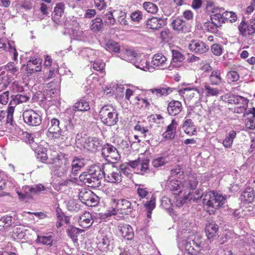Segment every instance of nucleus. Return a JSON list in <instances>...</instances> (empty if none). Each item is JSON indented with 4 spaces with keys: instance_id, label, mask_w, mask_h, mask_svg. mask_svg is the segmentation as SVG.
<instances>
[{
    "instance_id": "1",
    "label": "nucleus",
    "mask_w": 255,
    "mask_h": 255,
    "mask_svg": "<svg viewBox=\"0 0 255 255\" xmlns=\"http://www.w3.org/2000/svg\"><path fill=\"white\" fill-rule=\"evenodd\" d=\"M179 230L177 232V241L178 247L183 253L196 251L201 246V242L195 241L196 236L191 230V224L186 219L180 220L179 223Z\"/></svg>"
},
{
    "instance_id": "2",
    "label": "nucleus",
    "mask_w": 255,
    "mask_h": 255,
    "mask_svg": "<svg viewBox=\"0 0 255 255\" xmlns=\"http://www.w3.org/2000/svg\"><path fill=\"white\" fill-rule=\"evenodd\" d=\"M49 164L51 174L58 177L64 178L70 176V162L61 153L54 152L52 154Z\"/></svg>"
},
{
    "instance_id": "3",
    "label": "nucleus",
    "mask_w": 255,
    "mask_h": 255,
    "mask_svg": "<svg viewBox=\"0 0 255 255\" xmlns=\"http://www.w3.org/2000/svg\"><path fill=\"white\" fill-rule=\"evenodd\" d=\"M99 116L102 123L108 126H114L119 121L118 111L111 105L102 107L99 112Z\"/></svg>"
},
{
    "instance_id": "4",
    "label": "nucleus",
    "mask_w": 255,
    "mask_h": 255,
    "mask_svg": "<svg viewBox=\"0 0 255 255\" xmlns=\"http://www.w3.org/2000/svg\"><path fill=\"white\" fill-rule=\"evenodd\" d=\"M97 244L98 249L103 252H107L113 249L114 239L109 232H105L101 229L97 237Z\"/></svg>"
},
{
    "instance_id": "5",
    "label": "nucleus",
    "mask_w": 255,
    "mask_h": 255,
    "mask_svg": "<svg viewBox=\"0 0 255 255\" xmlns=\"http://www.w3.org/2000/svg\"><path fill=\"white\" fill-rule=\"evenodd\" d=\"M90 169L88 172H83L79 176L80 180L85 185L92 188L98 187L101 185L100 179V170Z\"/></svg>"
},
{
    "instance_id": "6",
    "label": "nucleus",
    "mask_w": 255,
    "mask_h": 255,
    "mask_svg": "<svg viewBox=\"0 0 255 255\" xmlns=\"http://www.w3.org/2000/svg\"><path fill=\"white\" fill-rule=\"evenodd\" d=\"M102 170L104 178L107 182L118 183L122 181L121 172L116 169L112 164H104Z\"/></svg>"
},
{
    "instance_id": "7",
    "label": "nucleus",
    "mask_w": 255,
    "mask_h": 255,
    "mask_svg": "<svg viewBox=\"0 0 255 255\" xmlns=\"http://www.w3.org/2000/svg\"><path fill=\"white\" fill-rule=\"evenodd\" d=\"M225 197L222 194L217 192H210L203 199L205 205L213 209H216L221 207L224 203ZM213 212L214 210H212Z\"/></svg>"
},
{
    "instance_id": "8",
    "label": "nucleus",
    "mask_w": 255,
    "mask_h": 255,
    "mask_svg": "<svg viewBox=\"0 0 255 255\" xmlns=\"http://www.w3.org/2000/svg\"><path fill=\"white\" fill-rule=\"evenodd\" d=\"M89 110H90L89 102L84 99H81L78 101L72 107L66 110L63 114V119L71 123L75 111H87Z\"/></svg>"
},
{
    "instance_id": "9",
    "label": "nucleus",
    "mask_w": 255,
    "mask_h": 255,
    "mask_svg": "<svg viewBox=\"0 0 255 255\" xmlns=\"http://www.w3.org/2000/svg\"><path fill=\"white\" fill-rule=\"evenodd\" d=\"M24 123L29 126L36 127L41 124L42 116L40 112L32 109L25 110L22 114Z\"/></svg>"
},
{
    "instance_id": "10",
    "label": "nucleus",
    "mask_w": 255,
    "mask_h": 255,
    "mask_svg": "<svg viewBox=\"0 0 255 255\" xmlns=\"http://www.w3.org/2000/svg\"><path fill=\"white\" fill-rule=\"evenodd\" d=\"M102 155L108 162L111 164L119 160L121 157L117 148L109 143L106 144L103 146Z\"/></svg>"
},
{
    "instance_id": "11",
    "label": "nucleus",
    "mask_w": 255,
    "mask_h": 255,
    "mask_svg": "<svg viewBox=\"0 0 255 255\" xmlns=\"http://www.w3.org/2000/svg\"><path fill=\"white\" fill-rule=\"evenodd\" d=\"M79 199L88 206H95L99 203V197L90 190L82 189L79 193Z\"/></svg>"
},
{
    "instance_id": "12",
    "label": "nucleus",
    "mask_w": 255,
    "mask_h": 255,
    "mask_svg": "<svg viewBox=\"0 0 255 255\" xmlns=\"http://www.w3.org/2000/svg\"><path fill=\"white\" fill-rule=\"evenodd\" d=\"M179 93L188 101L194 100L195 102L201 98L199 90L194 87L183 88L179 90Z\"/></svg>"
},
{
    "instance_id": "13",
    "label": "nucleus",
    "mask_w": 255,
    "mask_h": 255,
    "mask_svg": "<svg viewBox=\"0 0 255 255\" xmlns=\"http://www.w3.org/2000/svg\"><path fill=\"white\" fill-rule=\"evenodd\" d=\"M59 124V121L56 118H52L50 120L48 123V129L47 133L48 137L56 139L62 135Z\"/></svg>"
},
{
    "instance_id": "14",
    "label": "nucleus",
    "mask_w": 255,
    "mask_h": 255,
    "mask_svg": "<svg viewBox=\"0 0 255 255\" xmlns=\"http://www.w3.org/2000/svg\"><path fill=\"white\" fill-rule=\"evenodd\" d=\"M240 33L243 36L246 37L254 34L255 33V14L251 19V23L248 24L243 21L238 26Z\"/></svg>"
},
{
    "instance_id": "15",
    "label": "nucleus",
    "mask_w": 255,
    "mask_h": 255,
    "mask_svg": "<svg viewBox=\"0 0 255 255\" xmlns=\"http://www.w3.org/2000/svg\"><path fill=\"white\" fill-rule=\"evenodd\" d=\"M112 203L113 206L114 204L116 206L117 210L115 208H113L109 213L110 216L117 214L119 210L125 211L126 210H129V212H130L131 203L127 199L117 200L116 199H112Z\"/></svg>"
},
{
    "instance_id": "16",
    "label": "nucleus",
    "mask_w": 255,
    "mask_h": 255,
    "mask_svg": "<svg viewBox=\"0 0 255 255\" xmlns=\"http://www.w3.org/2000/svg\"><path fill=\"white\" fill-rule=\"evenodd\" d=\"M168 66L167 58L163 54L158 53L155 54L150 62V67L155 69H164Z\"/></svg>"
},
{
    "instance_id": "17",
    "label": "nucleus",
    "mask_w": 255,
    "mask_h": 255,
    "mask_svg": "<svg viewBox=\"0 0 255 255\" xmlns=\"http://www.w3.org/2000/svg\"><path fill=\"white\" fill-rule=\"evenodd\" d=\"M132 169H137L141 172H146L149 169V160L146 158H138L135 160H131L127 163Z\"/></svg>"
},
{
    "instance_id": "18",
    "label": "nucleus",
    "mask_w": 255,
    "mask_h": 255,
    "mask_svg": "<svg viewBox=\"0 0 255 255\" xmlns=\"http://www.w3.org/2000/svg\"><path fill=\"white\" fill-rule=\"evenodd\" d=\"M81 56L86 59L90 62L92 63L96 60L100 58L102 55L101 52L99 50H96L89 48L83 49L80 53Z\"/></svg>"
},
{
    "instance_id": "19",
    "label": "nucleus",
    "mask_w": 255,
    "mask_h": 255,
    "mask_svg": "<svg viewBox=\"0 0 255 255\" xmlns=\"http://www.w3.org/2000/svg\"><path fill=\"white\" fill-rule=\"evenodd\" d=\"M172 28L178 33H186L191 31L190 25L183 20L176 18L171 23Z\"/></svg>"
},
{
    "instance_id": "20",
    "label": "nucleus",
    "mask_w": 255,
    "mask_h": 255,
    "mask_svg": "<svg viewBox=\"0 0 255 255\" xmlns=\"http://www.w3.org/2000/svg\"><path fill=\"white\" fill-rule=\"evenodd\" d=\"M166 186L168 189L173 192L174 195H178L179 193H182V192L185 190V187L181 183L174 179H169L167 181Z\"/></svg>"
},
{
    "instance_id": "21",
    "label": "nucleus",
    "mask_w": 255,
    "mask_h": 255,
    "mask_svg": "<svg viewBox=\"0 0 255 255\" xmlns=\"http://www.w3.org/2000/svg\"><path fill=\"white\" fill-rule=\"evenodd\" d=\"M85 163L84 159L75 157L71 163L70 162V176L77 175L79 171L85 165Z\"/></svg>"
},
{
    "instance_id": "22",
    "label": "nucleus",
    "mask_w": 255,
    "mask_h": 255,
    "mask_svg": "<svg viewBox=\"0 0 255 255\" xmlns=\"http://www.w3.org/2000/svg\"><path fill=\"white\" fill-rule=\"evenodd\" d=\"M189 49L197 53L203 54L206 52L209 47L203 42L198 40H193L189 45Z\"/></svg>"
},
{
    "instance_id": "23",
    "label": "nucleus",
    "mask_w": 255,
    "mask_h": 255,
    "mask_svg": "<svg viewBox=\"0 0 255 255\" xmlns=\"http://www.w3.org/2000/svg\"><path fill=\"white\" fill-rule=\"evenodd\" d=\"M42 60L40 58H32L27 63L26 69L28 73H33L41 70Z\"/></svg>"
},
{
    "instance_id": "24",
    "label": "nucleus",
    "mask_w": 255,
    "mask_h": 255,
    "mask_svg": "<svg viewBox=\"0 0 255 255\" xmlns=\"http://www.w3.org/2000/svg\"><path fill=\"white\" fill-rule=\"evenodd\" d=\"M101 141L96 137H89L85 139L84 147L89 151H95L101 146Z\"/></svg>"
},
{
    "instance_id": "25",
    "label": "nucleus",
    "mask_w": 255,
    "mask_h": 255,
    "mask_svg": "<svg viewBox=\"0 0 255 255\" xmlns=\"http://www.w3.org/2000/svg\"><path fill=\"white\" fill-rule=\"evenodd\" d=\"M163 24V19L156 16H152L146 21V27L153 30H157L160 28Z\"/></svg>"
},
{
    "instance_id": "26",
    "label": "nucleus",
    "mask_w": 255,
    "mask_h": 255,
    "mask_svg": "<svg viewBox=\"0 0 255 255\" xmlns=\"http://www.w3.org/2000/svg\"><path fill=\"white\" fill-rule=\"evenodd\" d=\"M118 229L120 235L124 238L130 240L133 238V231L130 225L128 224H120L118 226Z\"/></svg>"
},
{
    "instance_id": "27",
    "label": "nucleus",
    "mask_w": 255,
    "mask_h": 255,
    "mask_svg": "<svg viewBox=\"0 0 255 255\" xmlns=\"http://www.w3.org/2000/svg\"><path fill=\"white\" fill-rule=\"evenodd\" d=\"M182 109V105L178 101L172 100L170 102L167 108L168 113L172 116L179 114Z\"/></svg>"
},
{
    "instance_id": "28",
    "label": "nucleus",
    "mask_w": 255,
    "mask_h": 255,
    "mask_svg": "<svg viewBox=\"0 0 255 255\" xmlns=\"http://www.w3.org/2000/svg\"><path fill=\"white\" fill-rule=\"evenodd\" d=\"M93 219L92 215L88 212H85L82 215L79 216L78 223L79 225L84 228H88L93 224Z\"/></svg>"
},
{
    "instance_id": "29",
    "label": "nucleus",
    "mask_w": 255,
    "mask_h": 255,
    "mask_svg": "<svg viewBox=\"0 0 255 255\" xmlns=\"http://www.w3.org/2000/svg\"><path fill=\"white\" fill-rule=\"evenodd\" d=\"M146 201H143L144 207L147 211V217L149 219L151 217L152 212L155 207L156 198L155 196L152 194L151 196Z\"/></svg>"
},
{
    "instance_id": "30",
    "label": "nucleus",
    "mask_w": 255,
    "mask_h": 255,
    "mask_svg": "<svg viewBox=\"0 0 255 255\" xmlns=\"http://www.w3.org/2000/svg\"><path fill=\"white\" fill-rule=\"evenodd\" d=\"M255 199V193L252 188L246 189L241 195V200L246 203H252Z\"/></svg>"
},
{
    "instance_id": "31",
    "label": "nucleus",
    "mask_w": 255,
    "mask_h": 255,
    "mask_svg": "<svg viewBox=\"0 0 255 255\" xmlns=\"http://www.w3.org/2000/svg\"><path fill=\"white\" fill-rule=\"evenodd\" d=\"M152 94H155L157 97H165L173 92V89L167 87H162L153 88L149 90Z\"/></svg>"
},
{
    "instance_id": "32",
    "label": "nucleus",
    "mask_w": 255,
    "mask_h": 255,
    "mask_svg": "<svg viewBox=\"0 0 255 255\" xmlns=\"http://www.w3.org/2000/svg\"><path fill=\"white\" fill-rule=\"evenodd\" d=\"M133 64L137 68L143 71H153V68L150 67V63L145 59H140L138 56Z\"/></svg>"
},
{
    "instance_id": "33",
    "label": "nucleus",
    "mask_w": 255,
    "mask_h": 255,
    "mask_svg": "<svg viewBox=\"0 0 255 255\" xmlns=\"http://www.w3.org/2000/svg\"><path fill=\"white\" fill-rule=\"evenodd\" d=\"M182 128L186 134L192 135L196 131V128L191 119H186L183 122Z\"/></svg>"
},
{
    "instance_id": "34",
    "label": "nucleus",
    "mask_w": 255,
    "mask_h": 255,
    "mask_svg": "<svg viewBox=\"0 0 255 255\" xmlns=\"http://www.w3.org/2000/svg\"><path fill=\"white\" fill-rule=\"evenodd\" d=\"M137 187V194L140 198V200L141 199H148L151 194V189L145 187L143 184H139L136 185Z\"/></svg>"
},
{
    "instance_id": "35",
    "label": "nucleus",
    "mask_w": 255,
    "mask_h": 255,
    "mask_svg": "<svg viewBox=\"0 0 255 255\" xmlns=\"http://www.w3.org/2000/svg\"><path fill=\"white\" fill-rule=\"evenodd\" d=\"M221 71L219 70H214L212 71L211 75L209 77V80L210 84L212 85H219L221 84L223 80L221 76Z\"/></svg>"
},
{
    "instance_id": "36",
    "label": "nucleus",
    "mask_w": 255,
    "mask_h": 255,
    "mask_svg": "<svg viewBox=\"0 0 255 255\" xmlns=\"http://www.w3.org/2000/svg\"><path fill=\"white\" fill-rule=\"evenodd\" d=\"M120 57L121 59L133 64L137 59L138 55L133 50H126L120 54Z\"/></svg>"
},
{
    "instance_id": "37",
    "label": "nucleus",
    "mask_w": 255,
    "mask_h": 255,
    "mask_svg": "<svg viewBox=\"0 0 255 255\" xmlns=\"http://www.w3.org/2000/svg\"><path fill=\"white\" fill-rule=\"evenodd\" d=\"M149 127L147 126V122L145 121H139L134 127V129L143 134L145 137L147 134H150Z\"/></svg>"
},
{
    "instance_id": "38",
    "label": "nucleus",
    "mask_w": 255,
    "mask_h": 255,
    "mask_svg": "<svg viewBox=\"0 0 255 255\" xmlns=\"http://www.w3.org/2000/svg\"><path fill=\"white\" fill-rule=\"evenodd\" d=\"M54 239V234L52 233H49L43 236H38L37 241L43 245L51 247Z\"/></svg>"
},
{
    "instance_id": "39",
    "label": "nucleus",
    "mask_w": 255,
    "mask_h": 255,
    "mask_svg": "<svg viewBox=\"0 0 255 255\" xmlns=\"http://www.w3.org/2000/svg\"><path fill=\"white\" fill-rule=\"evenodd\" d=\"M174 203L176 206L181 207L187 200L190 201L192 200V197L191 196V192H189L187 195L179 193L178 195H174Z\"/></svg>"
},
{
    "instance_id": "40",
    "label": "nucleus",
    "mask_w": 255,
    "mask_h": 255,
    "mask_svg": "<svg viewBox=\"0 0 255 255\" xmlns=\"http://www.w3.org/2000/svg\"><path fill=\"white\" fill-rule=\"evenodd\" d=\"M83 232H84V230L77 228L74 226H70L66 230V233L68 236L74 242L77 241L78 236Z\"/></svg>"
},
{
    "instance_id": "41",
    "label": "nucleus",
    "mask_w": 255,
    "mask_h": 255,
    "mask_svg": "<svg viewBox=\"0 0 255 255\" xmlns=\"http://www.w3.org/2000/svg\"><path fill=\"white\" fill-rule=\"evenodd\" d=\"M218 231V225L214 223H210L206 226L205 231L206 236L208 239H211L216 237Z\"/></svg>"
},
{
    "instance_id": "42",
    "label": "nucleus",
    "mask_w": 255,
    "mask_h": 255,
    "mask_svg": "<svg viewBox=\"0 0 255 255\" xmlns=\"http://www.w3.org/2000/svg\"><path fill=\"white\" fill-rule=\"evenodd\" d=\"M13 223L12 216H5L0 219V231L7 230Z\"/></svg>"
},
{
    "instance_id": "43",
    "label": "nucleus",
    "mask_w": 255,
    "mask_h": 255,
    "mask_svg": "<svg viewBox=\"0 0 255 255\" xmlns=\"http://www.w3.org/2000/svg\"><path fill=\"white\" fill-rule=\"evenodd\" d=\"M229 101L230 103H233L237 106L248 105V100L242 96L239 95H232L229 97Z\"/></svg>"
},
{
    "instance_id": "44",
    "label": "nucleus",
    "mask_w": 255,
    "mask_h": 255,
    "mask_svg": "<svg viewBox=\"0 0 255 255\" xmlns=\"http://www.w3.org/2000/svg\"><path fill=\"white\" fill-rule=\"evenodd\" d=\"M13 79V76L6 74L5 71H2L0 74V84L2 85L4 89L7 87Z\"/></svg>"
},
{
    "instance_id": "45",
    "label": "nucleus",
    "mask_w": 255,
    "mask_h": 255,
    "mask_svg": "<svg viewBox=\"0 0 255 255\" xmlns=\"http://www.w3.org/2000/svg\"><path fill=\"white\" fill-rule=\"evenodd\" d=\"M237 132L234 130L230 131L227 134L226 138L223 141V144L225 147L230 148L232 147L234 139L236 137Z\"/></svg>"
},
{
    "instance_id": "46",
    "label": "nucleus",
    "mask_w": 255,
    "mask_h": 255,
    "mask_svg": "<svg viewBox=\"0 0 255 255\" xmlns=\"http://www.w3.org/2000/svg\"><path fill=\"white\" fill-rule=\"evenodd\" d=\"M103 26L102 19L100 17H96L93 19L90 23V29L94 32L100 31Z\"/></svg>"
},
{
    "instance_id": "47",
    "label": "nucleus",
    "mask_w": 255,
    "mask_h": 255,
    "mask_svg": "<svg viewBox=\"0 0 255 255\" xmlns=\"http://www.w3.org/2000/svg\"><path fill=\"white\" fill-rule=\"evenodd\" d=\"M224 18L223 10H219V12L215 10L213 11V14L211 16V20L215 22H217L220 26H221L222 23H225Z\"/></svg>"
},
{
    "instance_id": "48",
    "label": "nucleus",
    "mask_w": 255,
    "mask_h": 255,
    "mask_svg": "<svg viewBox=\"0 0 255 255\" xmlns=\"http://www.w3.org/2000/svg\"><path fill=\"white\" fill-rule=\"evenodd\" d=\"M29 99L30 97L27 95L17 94L13 97L12 101L10 103V105H18L26 102Z\"/></svg>"
},
{
    "instance_id": "49",
    "label": "nucleus",
    "mask_w": 255,
    "mask_h": 255,
    "mask_svg": "<svg viewBox=\"0 0 255 255\" xmlns=\"http://www.w3.org/2000/svg\"><path fill=\"white\" fill-rule=\"evenodd\" d=\"M105 48L107 50L115 53L119 52L120 50V47L118 43L112 40L106 42Z\"/></svg>"
},
{
    "instance_id": "50",
    "label": "nucleus",
    "mask_w": 255,
    "mask_h": 255,
    "mask_svg": "<svg viewBox=\"0 0 255 255\" xmlns=\"http://www.w3.org/2000/svg\"><path fill=\"white\" fill-rule=\"evenodd\" d=\"M4 69L7 72L6 74L11 75L13 77L17 75L18 71V68L12 62H8L6 65H5Z\"/></svg>"
},
{
    "instance_id": "51",
    "label": "nucleus",
    "mask_w": 255,
    "mask_h": 255,
    "mask_svg": "<svg viewBox=\"0 0 255 255\" xmlns=\"http://www.w3.org/2000/svg\"><path fill=\"white\" fill-rule=\"evenodd\" d=\"M36 157L37 158L42 162L49 164V161L50 158H48L47 154L45 149H44L40 147L37 149Z\"/></svg>"
},
{
    "instance_id": "52",
    "label": "nucleus",
    "mask_w": 255,
    "mask_h": 255,
    "mask_svg": "<svg viewBox=\"0 0 255 255\" xmlns=\"http://www.w3.org/2000/svg\"><path fill=\"white\" fill-rule=\"evenodd\" d=\"M143 7L146 11L151 14H155L158 10L157 6L151 2H144Z\"/></svg>"
},
{
    "instance_id": "53",
    "label": "nucleus",
    "mask_w": 255,
    "mask_h": 255,
    "mask_svg": "<svg viewBox=\"0 0 255 255\" xmlns=\"http://www.w3.org/2000/svg\"><path fill=\"white\" fill-rule=\"evenodd\" d=\"M0 255H17L16 249L11 243H8L6 247L0 251Z\"/></svg>"
},
{
    "instance_id": "54",
    "label": "nucleus",
    "mask_w": 255,
    "mask_h": 255,
    "mask_svg": "<svg viewBox=\"0 0 255 255\" xmlns=\"http://www.w3.org/2000/svg\"><path fill=\"white\" fill-rule=\"evenodd\" d=\"M26 235V230L23 228H16L13 231V237L14 240H21L24 238Z\"/></svg>"
},
{
    "instance_id": "55",
    "label": "nucleus",
    "mask_w": 255,
    "mask_h": 255,
    "mask_svg": "<svg viewBox=\"0 0 255 255\" xmlns=\"http://www.w3.org/2000/svg\"><path fill=\"white\" fill-rule=\"evenodd\" d=\"M204 88L206 96H217L219 94V90L217 88L212 87L208 84L206 83Z\"/></svg>"
},
{
    "instance_id": "56",
    "label": "nucleus",
    "mask_w": 255,
    "mask_h": 255,
    "mask_svg": "<svg viewBox=\"0 0 255 255\" xmlns=\"http://www.w3.org/2000/svg\"><path fill=\"white\" fill-rule=\"evenodd\" d=\"M167 157L165 156H161L155 158L152 160V164L156 168L163 166L167 162Z\"/></svg>"
},
{
    "instance_id": "57",
    "label": "nucleus",
    "mask_w": 255,
    "mask_h": 255,
    "mask_svg": "<svg viewBox=\"0 0 255 255\" xmlns=\"http://www.w3.org/2000/svg\"><path fill=\"white\" fill-rule=\"evenodd\" d=\"M205 26L208 31L214 33H217L218 31V28L221 26L217 24V22H215L211 20V21H208V22L205 23Z\"/></svg>"
},
{
    "instance_id": "58",
    "label": "nucleus",
    "mask_w": 255,
    "mask_h": 255,
    "mask_svg": "<svg viewBox=\"0 0 255 255\" xmlns=\"http://www.w3.org/2000/svg\"><path fill=\"white\" fill-rule=\"evenodd\" d=\"M163 119L164 118L160 115L158 114H153L147 117L148 122L154 123L158 125L163 123Z\"/></svg>"
},
{
    "instance_id": "59",
    "label": "nucleus",
    "mask_w": 255,
    "mask_h": 255,
    "mask_svg": "<svg viewBox=\"0 0 255 255\" xmlns=\"http://www.w3.org/2000/svg\"><path fill=\"white\" fill-rule=\"evenodd\" d=\"M67 208L69 211L77 212L80 209V205L75 200L70 199L67 203Z\"/></svg>"
},
{
    "instance_id": "60",
    "label": "nucleus",
    "mask_w": 255,
    "mask_h": 255,
    "mask_svg": "<svg viewBox=\"0 0 255 255\" xmlns=\"http://www.w3.org/2000/svg\"><path fill=\"white\" fill-rule=\"evenodd\" d=\"M227 78L229 83L235 82L239 80L240 75L237 71H231L227 73Z\"/></svg>"
},
{
    "instance_id": "61",
    "label": "nucleus",
    "mask_w": 255,
    "mask_h": 255,
    "mask_svg": "<svg viewBox=\"0 0 255 255\" xmlns=\"http://www.w3.org/2000/svg\"><path fill=\"white\" fill-rule=\"evenodd\" d=\"M225 22L229 20L231 22H234L237 20V15L232 11H223Z\"/></svg>"
},
{
    "instance_id": "62",
    "label": "nucleus",
    "mask_w": 255,
    "mask_h": 255,
    "mask_svg": "<svg viewBox=\"0 0 255 255\" xmlns=\"http://www.w3.org/2000/svg\"><path fill=\"white\" fill-rule=\"evenodd\" d=\"M125 91V99L129 101L131 96L138 95L139 89L136 87H132L131 88H127Z\"/></svg>"
},
{
    "instance_id": "63",
    "label": "nucleus",
    "mask_w": 255,
    "mask_h": 255,
    "mask_svg": "<svg viewBox=\"0 0 255 255\" xmlns=\"http://www.w3.org/2000/svg\"><path fill=\"white\" fill-rule=\"evenodd\" d=\"M93 62L94 63L93 64V69L97 71L103 72L105 66V63L101 59H98Z\"/></svg>"
},
{
    "instance_id": "64",
    "label": "nucleus",
    "mask_w": 255,
    "mask_h": 255,
    "mask_svg": "<svg viewBox=\"0 0 255 255\" xmlns=\"http://www.w3.org/2000/svg\"><path fill=\"white\" fill-rule=\"evenodd\" d=\"M171 199L167 197H163L161 200V206L166 210H169L173 206Z\"/></svg>"
}]
</instances>
